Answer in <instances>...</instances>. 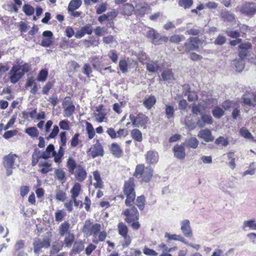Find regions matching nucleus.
<instances>
[{"label":"nucleus","instance_id":"f257e3e1","mask_svg":"<svg viewBox=\"0 0 256 256\" xmlns=\"http://www.w3.org/2000/svg\"><path fill=\"white\" fill-rule=\"evenodd\" d=\"M123 192L126 196L125 200L126 205V206H131L136 198L134 180V178H130L124 182Z\"/></svg>","mask_w":256,"mask_h":256},{"label":"nucleus","instance_id":"f03ea898","mask_svg":"<svg viewBox=\"0 0 256 256\" xmlns=\"http://www.w3.org/2000/svg\"><path fill=\"white\" fill-rule=\"evenodd\" d=\"M153 174V170L150 166L145 168L144 164L136 166L134 176L136 178H142V181L148 182L151 180Z\"/></svg>","mask_w":256,"mask_h":256},{"label":"nucleus","instance_id":"7ed1b4c3","mask_svg":"<svg viewBox=\"0 0 256 256\" xmlns=\"http://www.w3.org/2000/svg\"><path fill=\"white\" fill-rule=\"evenodd\" d=\"M238 10L241 14L252 18L256 14V3L246 2L239 8Z\"/></svg>","mask_w":256,"mask_h":256},{"label":"nucleus","instance_id":"20e7f679","mask_svg":"<svg viewBox=\"0 0 256 256\" xmlns=\"http://www.w3.org/2000/svg\"><path fill=\"white\" fill-rule=\"evenodd\" d=\"M123 214L126 216L124 220L128 224H130L132 222L138 220L139 219V212L134 206L126 209L124 211Z\"/></svg>","mask_w":256,"mask_h":256},{"label":"nucleus","instance_id":"39448f33","mask_svg":"<svg viewBox=\"0 0 256 256\" xmlns=\"http://www.w3.org/2000/svg\"><path fill=\"white\" fill-rule=\"evenodd\" d=\"M118 234L124 238V243L122 244L124 247L128 246L132 242L130 236L128 234V229L126 225L122 222L118 224Z\"/></svg>","mask_w":256,"mask_h":256},{"label":"nucleus","instance_id":"423d86ee","mask_svg":"<svg viewBox=\"0 0 256 256\" xmlns=\"http://www.w3.org/2000/svg\"><path fill=\"white\" fill-rule=\"evenodd\" d=\"M87 152H90V154L93 158L104 156V148L99 140H96V142L88 150Z\"/></svg>","mask_w":256,"mask_h":256},{"label":"nucleus","instance_id":"0eeeda50","mask_svg":"<svg viewBox=\"0 0 256 256\" xmlns=\"http://www.w3.org/2000/svg\"><path fill=\"white\" fill-rule=\"evenodd\" d=\"M130 119L134 127L144 126L148 120V117L142 114H138L136 116L131 114L130 115Z\"/></svg>","mask_w":256,"mask_h":256},{"label":"nucleus","instance_id":"6e6552de","mask_svg":"<svg viewBox=\"0 0 256 256\" xmlns=\"http://www.w3.org/2000/svg\"><path fill=\"white\" fill-rule=\"evenodd\" d=\"M146 36L151 39L152 42L155 44H159L162 42H166L168 40L166 36H160L154 28H151L147 32Z\"/></svg>","mask_w":256,"mask_h":256},{"label":"nucleus","instance_id":"1a4fd4ad","mask_svg":"<svg viewBox=\"0 0 256 256\" xmlns=\"http://www.w3.org/2000/svg\"><path fill=\"white\" fill-rule=\"evenodd\" d=\"M146 69L150 72H156L158 71H161L163 68L164 63L160 60H148L146 63Z\"/></svg>","mask_w":256,"mask_h":256},{"label":"nucleus","instance_id":"9d476101","mask_svg":"<svg viewBox=\"0 0 256 256\" xmlns=\"http://www.w3.org/2000/svg\"><path fill=\"white\" fill-rule=\"evenodd\" d=\"M200 40L198 37H190L188 42L184 43V52H188L192 50H197Z\"/></svg>","mask_w":256,"mask_h":256},{"label":"nucleus","instance_id":"9b49d317","mask_svg":"<svg viewBox=\"0 0 256 256\" xmlns=\"http://www.w3.org/2000/svg\"><path fill=\"white\" fill-rule=\"evenodd\" d=\"M16 154H10L4 158L3 164L4 166L7 170V175L10 176L12 174V169L13 168L14 162V157Z\"/></svg>","mask_w":256,"mask_h":256},{"label":"nucleus","instance_id":"f8f14e48","mask_svg":"<svg viewBox=\"0 0 256 256\" xmlns=\"http://www.w3.org/2000/svg\"><path fill=\"white\" fill-rule=\"evenodd\" d=\"M34 252L38 253L42 248H48L50 246V241L48 239H44L40 241V239L36 238L33 242Z\"/></svg>","mask_w":256,"mask_h":256},{"label":"nucleus","instance_id":"ddd939ff","mask_svg":"<svg viewBox=\"0 0 256 256\" xmlns=\"http://www.w3.org/2000/svg\"><path fill=\"white\" fill-rule=\"evenodd\" d=\"M180 230L184 236L186 238H191L192 235V230L188 220H184L180 222Z\"/></svg>","mask_w":256,"mask_h":256},{"label":"nucleus","instance_id":"4468645a","mask_svg":"<svg viewBox=\"0 0 256 256\" xmlns=\"http://www.w3.org/2000/svg\"><path fill=\"white\" fill-rule=\"evenodd\" d=\"M146 163L150 164H154L157 163L158 160V153L154 150H150L145 155Z\"/></svg>","mask_w":256,"mask_h":256},{"label":"nucleus","instance_id":"2eb2a0df","mask_svg":"<svg viewBox=\"0 0 256 256\" xmlns=\"http://www.w3.org/2000/svg\"><path fill=\"white\" fill-rule=\"evenodd\" d=\"M198 136L202 138L206 142H211L214 140V136H212L210 130L208 129L202 130L199 131Z\"/></svg>","mask_w":256,"mask_h":256},{"label":"nucleus","instance_id":"dca6fc26","mask_svg":"<svg viewBox=\"0 0 256 256\" xmlns=\"http://www.w3.org/2000/svg\"><path fill=\"white\" fill-rule=\"evenodd\" d=\"M30 65L26 63L20 65L17 62V82L25 73L30 71Z\"/></svg>","mask_w":256,"mask_h":256},{"label":"nucleus","instance_id":"f3484780","mask_svg":"<svg viewBox=\"0 0 256 256\" xmlns=\"http://www.w3.org/2000/svg\"><path fill=\"white\" fill-rule=\"evenodd\" d=\"M74 176L77 180L82 182L86 178L87 173L81 165H78Z\"/></svg>","mask_w":256,"mask_h":256},{"label":"nucleus","instance_id":"a211bd4d","mask_svg":"<svg viewBox=\"0 0 256 256\" xmlns=\"http://www.w3.org/2000/svg\"><path fill=\"white\" fill-rule=\"evenodd\" d=\"M174 156L178 159L182 160L185 158V149L183 144L180 146L176 145L174 148Z\"/></svg>","mask_w":256,"mask_h":256},{"label":"nucleus","instance_id":"6ab92c4d","mask_svg":"<svg viewBox=\"0 0 256 256\" xmlns=\"http://www.w3.org/2000/svg\"><path fill=\"white\" fill-rule=\"evenodd\" d=\"M156 100L154 96L150 95L144 100L143 104L148 109L150 110L156 103Z\"/></svg>","mask_w":256,"mask_h":256},{"label":"nucleus","instance_id":"aec40b11","mask_svg":"<svg viewBox=\"0 0 256 256\" xmlns=\"http://www.w3.org/2000/svg\"><path fill=\"white\" fill-rule=\"evenodd\" d=\"M251 46L250 44L248 43L241 44L240 46V50H239V56L240 58L238 59H244L248 54V50L250 48Z\"/></svg>","mask_w":256,"mask_h":256},{"label":"nucleus","instance_id":"412c9836","mask_svg":"<svg viewBox=\"0 0 256 256\" xmlns=\"http://www.w3.org/2000/svg\"><path fill=\"white\" fill-rule=\"evenodd\" d=\"M220 15L222 18L225 22H231L235 19L234 14L226 10H223Z\"/></svg>","mask_w":256,"mask_h":256},{"label":"nucleus","instance_id":"4be33fe9","mask_svg":"<svg viewBox=\"0 0 256 256\" xmlns=\"http://www.w3.org/2000/svg\"><path fill=\"white\" fill-rule=\"evenodd\" d=\"M198 140L196 138L192 137L186 139L185 142L183 144V145L195 149L198 147Z\"/></svg>","mask_w":256,"mask_h":256},{"label":"nucleus","instance_id":"5701e85b","mask_svg":"<svg viewBox=\"0 0 256 256\" xmlns=\"http://www.w3.org/2000/svg\"><path fill=\"white\" fill-rule=\"evenodd\" d=\"M243 102L248 106H254L256 104L255 96L253 94L248 96L244 94L242 98Z\"/></svg>","mask_w":256,"mask_h":256},{"label":"nucleus","instance_id":"b1692460","mask_svg":"<svg viewBox=\"0 0 256 256\" xmlns=\"http://www.w3.org/2000/svg\"><path fill=\"white\" fill-rule=\"evenodd\" d=\"M110 150L112 154L116 158L122 156V150L116 143H112L111 145Z\"/></svg>","mask_w":256,"mask_h":256},{"label":"nucleus","instance_id":"393cba45","mask_svg":"<svg viewBox=\"0 0 256 256\" xmlns=\"http://www.w3.org/2000/svg\"><path fill=\"white\" fill-rule=\"evenodd\" d=\"M248 228L251 230H256V222L254 219L244 220L243 222L242 228L246 230V228Z\"/></svg>","mask_w":256,"mask_h":256},{"label":"nucleus","instance_id":"a878e982","mask_svg":"<svg viewBox=\"0 0 256 256\" xmlns=\"http://www.w3.org/2000/svg\"><path fill=\"white\" fill-rule=\"evenodd\" d=\"M66 166L68 168V171L71 174H74V170L76 168V161L72 158L70 157L68 159Z\"/></svg>","mask_w":256,"mask_h":256},{"label":"nucleus","instance_id":"bb28decb","mask_svg":"<svg viewBox=\"0 0 256 256\" xmlns=\"http://www.w3.org/2000/svg\"><path fill=\"white\" fill-rule=\"evenodd\" d=\"M70 228V223L65 221L62 222L59 227V233L61 236H64L66 234H67Z\"/></svg>","mask_w":256,"mask_h":256},{"label":"nucleus","instance_id":"cd10ccee","mask_svg":"<svg viewBox=\"0 0 256 256\" xmlns=\"http://www.w3.org/2000/svg\"><path fill=\"white\" fill-rule=\"evenodd\" d=\"M82 4L81 0H71L69 2L68 10H76Z\"/></svg>","mask_w":256,"mask_h":256},{"label":"nucleus","instance_id":"c85d7f7f","mask_svg":"<svg viewBox=\"0 0 256 256\" xmlns=\"http://www.w3.org/2000/svg\"><path fill=\"white\" fill-rule=\"evenodd\" d=\"M162 77L164 81L170 82L174 79V74L171 70H166L162 73Z\"/></svg>","mask_w":256,"mask_h":256},{"label":"nucleus","instance_id":"c756f323","mask_svg":"<svg viewBox=\"0 0 256 256\" xmlns=\"http://www.w3.org/2000/svg\"><path fill=\"white\" fill-rule=\"evenodd\" d=\"M101 226L100 224H94L91 226L90 228L88 230V233L90 235H92L96 236L100 232Z\"/></svg>","mask_w":256,"mask_h":256},{"label":"nucleus","instance_id":"7c9ffc66","mask_svg":"<svg viewBox=\"0 0 256 256\" xmlns=\"http://www.w3.org/2000/svg\"><path fill=\"white\" fill-rule=\"evenodd\" d=\"M80 190L81 186L79 183L76 182L74 185L70 190L72 199H75V198H76V197L78 196Z\"/></svg>","mask_w":256,"mask_h":256},{"label":"nucleus","instance_id":"2f4dec72","mask_svg":"<svg viewBox=\"0 0 256 256\" xmlns=\"http://www.w3.org/2000/svg\"><path fill=\"white\" fill-rule=\"evenodd\" d=\"M75 110V106L70 102L64 110V117L69 118L74 113Z\"/></svg>","mask_w":256,"mask_h":256},{"label":"nucleus","instance_id":"473e14b6","mask_svg":"<svg viewBox=\"0 0 256 256\" xmlns=\"http://www.w3.org/2000/svg\"><path fill=\"white\" fill-rule=\"evenodd\" d=\"M131 136L134 140L137 142H140L142 140V133L137 128L133 129L132 130Z\"/></svg>","mask_w":256,"mask_h":256},{"label":"nucleus","instance_id":"72a5a7b5","mask_svg":"<svg viewBox=\"0 0 256 256\" xmlns=\"http://www.w3.org/2000/svg\"><path fill=\"white\" fill-rule=\"evenodd\" d=\"M84 248V244L80 240L76 241L74 242L72 252L74 254L82 252Z\"/></svg>","mask_w":256,"mask_h":256},{"label":"nucleus","instance_id":"f704fd0d","mask_svg":"<svg viewBox=\"0 0 256 256\" xmlns=\"http://www.w3.org/2000/svg\"><path fill=\"white\" fill-rule=\"evenodd\" d=\"M54 174L57 179L62 183L64 182L66 180L65 172L62 169H57L54 171Z\"/></svg>","mask_w":256,"mask_h":256},{"label":"nucleus","instance_id":"c9c22d12","mask_svg":"<svg viewBox=\"0 0 256 256\" xmlns=\"http://www.w3.org/2000/svg\"><path fill=\"white\" fill-rule=\"evenodd\" d=\"M240 134L245 138L254 140V136L246 127H242L240 129Z\"/></svg>","mask_w":256,"mask_h":256},{"label":"nucleus","instance_id":"e433bc0d","mask_svg":"<svg viewBox=\"0 0 256 256\" xmlns=\"http://www.w3.org/2000/svg\"><path fill=\"white\" fill-rule=\"evenodd\" d=\"M234 64L235 66L236 70L242 72L244 66V60L242 59H235L234 60Z\"/></svg>","mask_w":256,"mask_h":256},{"label":"nucleus","instance_id":"4c0bfd02","mask_svg":"<svg viewBox=\"0 0 256 256\" xmlns=\"http://www.w3.org/2000/svg\"><path fill=\"white\" fill-rule=\"evenodd\" d=\"M145 202V197L143 195L137 198L136 200V204L140 210H142L144 209Z\"/></svg>","mask_w":256,"mask_h":256},{"label":"nucleus","instance_id":"58836bf2","mask_svg":"<svg viewBox=\"0 0 256 256\" xmlns=\"http://www.w3.org/2000/svg\"><path fill=\"white\" fill-rule=\"evenodd\" d=\"M224 111L219 106H216L212 111L213 116L216 118H220L224 115Z\"/></svg>","mask_w":256,"mask_h":256},{"label":"nucleus","instance_id":"ea45409f","mask_svg":"<svg viewBox=\"0 0 256 256\" xmlns=\"http://www.w3.org/2000/svg\"><path fill=\"white\" fill-rule=\"evenodd\" d=\"M22 10L26 16H32L34 14V8L28 4H24L22 7Z\"/></svg>","mask_w":256,"mask_h":256},{"label":"nucleus","instance_id":"a19ab883","mask_svg":"<svg viewBox=\"0 0 256 256\" xmlns=\"http://www.w3.org/2000/svg\"><path fill=\"white\" fill-rule=\"evenodd\" d=\"M74 235L68 232L64 238V244L66 247L70 248L74 240Z\"/></svg>","mask_w":256,"mask_h":256},{"label":"nucleus","instance_id":"79ce46f5","mask_svg":"<svg viewBox=\"0 0 256 256\" xmlns=\"http://www.w3.org/2000/svg\"><path fill=\"white\" fill-rule=\"evenodd\" d=\"M193 2V0H180L178 4L180 6L183 7L185 9H188L190 8Z\"/></svg>","mask_w":256,"mask_h":256},{"label":"nucleus","instance_id":"37998d69","mask_svg":"<svg viewBox=\"0 0 256 256\" xmlns=\"http://www.w3.org/2000/svg\"><path fill=\"white\" fill-rule=\"evenodd\" d=\"M25 132L32 137H37L39 132L35 127H30L26 129Z\"/></svg>","mask_w":256,"mask_h":256},{"label":"nucleus","instance_id":"c03bdc74","mask_svg":"<svg viewBox=\"0 0 256 256\" xmlns=\"http://www.w3.org/2000/svg\"><path fill=\"white\" fill-rule=\"evenodd\" d=\"M64 154V149L62 147L60 146L58 151V153L56 152L54 155H53L54 156V160L56 162H60Z\"/></svg>","mask_w":256,"mask_h":256},{"label":"nucleus","instance_id":"a18cd8bd","mask_svg":"<svg viewBox=\"0 0 256 256\" xmlns=\"http://www.w3.org/2000/svg\"><path fill=\"white\" fill-rule=\"evenodd\" d=\"M174 108L172 106L166 105V114L168 118L170 119L174 118Z\"/></svg>","mask_w":256,"mask_h":256},{"label":"nucleus","instance_id":"49530a36","mask_svg":"<svg viewBox=\"0 0 256 256\" xmlns=\"http://www.w3.org/2000/svg\"><path fill=\"white\" fill-rule=\"evenodd\" d=\"M40 153V151L38 149H36L34 150V152L32 155V166H35L38 164L39 158H40V156H38V154Z\"/></svg>","mask_w":256,"mask_h":256},{"label":"nucleus","instance_id":"de8ad7c7","mask_svg":"<svg viewBox=\"0 0 256 256\" xmlns=\"http://www.w3.org/2000/svg\"><path fill=\"white\" fill-rule=\"evenodd\" d=\"M66 216V213L64 210H57L55 213V218L56 222H62Z\"/></svg>","mask_w":256,"mask_h":256},{"label":"nucleus","instance_id":"09e8293b","mask_svg":"<svg viewBox=\"0 0 256 256\" xmlns=\"http://www.w3.org/2000/svg\"><path fill=\"white\" fill-rule=\"evenodd\" d=\"M48 72L46 70L42 69L38 74L37 80L39 82H44L48 76Z\"/></svg>","mask_w":256,"mask_h":256},{"label":"nucleus","instance_id":"8fccbe9b","mask_svg":"<svg viewBox=\"0 0 256 256\" xmlns=\"http://www.w3.org/2000/svg\"><path fill=\"white\" fill-rule=\"evenodd\" d=\"M8 74L10 82L15 84L16 82V65H14Z\"/></svg>","mask_w":256,"mask_h":256},{"label":"nucleus","instance_id":"3c124183","mask_svg":"<svg viewBox=\"0 0 256 256\" xmlns=\"http://www.w3.org/2000/svg\"><path fill=\"white\" fill-rule=\"evenodd\" d=\"M92 67L98 71L101 72L104 66V64L98 60H96L92 62Z\"/></svg>","mask_w":256,"mask_h":256},{"label":"nucleus","instance_id":"603ef678","mask_svg":"<svg viewBox=\"0 0 256 256\" xmlns=\"http://www.w3.org/2000/svg\"><path fill=\"white\" fill-rule=\"evenodd\" d=\"M185 125L190 130H193L196 128V123L192 120H190L189 118H186L185 119Z\"/></svg>","mask_w":256,"mask_h":256},{"label":"nucleus","instance_id":"864d4df0","mask_svg":"<svg viewBox=\"0 0 256 256\" xmlns=\"http://www.w3.org/2000/svg\"><path fill=\"white\" fill-rule=\"evenodd\" d=\"M6 94H8V96L5 97L8 100H10L14 98V96L12 94V90L10 86H8L4 88L2 92L0 93V95H4Z\"/></svg>","mask_w":256,"mask_h":256},{"label":"nucleus","instance_id":"5fc2aeb1","mask_svg":"<svg viewBox=\"0 0 256 256\" xmlns=\"http://www.w3.org/2000/svg\"><path fill=\"white\" fill-rule=\"evenodd\" d=\"M66 133L65 132H61L60 134V142H59L60 146L64 148L66 146L67 138L66 136Z\"/></svg>","mask_w":256,"mask_h":256},{"label":"nucleus","instance_id":"6e6d98bb","mask_svg":"<svg viewBox=\"0 0 256 256\" xmlns=\"http://www.w3.org/2000/svg\"><path fill=\"white\" fill-rule=\"evenodd\" d=\"M62 247L63 244L62 242H55L52 246V252L54 253H57L62 250Z\"/></svg>","mask_w":256,"mask_h":256},{"label":"nucleus","instance_id":"4d7b16f0","mask_svg":"<svg viewBox=\"0 0 256 256\" xmlns=\"http://www.w3.org/2000/svg\"><path fill=\"white\" fill-rule=\"evenodd\" d=\"M184 39V36H179L178 34H174L170 36V40L172 42L178 43Z\"/></svg>","mask_w":256,"mask_h":256},{"label":"nucleus","instance_id":"13d9d810","mask_svg":"<svg viewBox=\"0 0 256 256\" xmlns=\"http://www.w3.org/2000/svg\"><path fill=\"white\" fill-rule=\"evenodd\" d=\"M56 200L64 202L66 198V194L62 190H59L56 192Z\"/></svg>","mask_w":256,"mask_h":256},{"label":"nucleus","instance_id":"bf43d9fd","mask_svg":"<svg viewBox=\"0 0 256 256\" xmlns=\"http://www.w3.org/2000/svg\"><path fill=\"white\" fill-rule=\"evenodd\" d=\"M79 136L80 134L78 133L75 134L72 136L70 141L71 147L74 148L78 145L79 142Z\"/></svg>","mask_w":256,"mask_h":256},{"label":"nucleus","instance_id":"052dcab7","mask_svg":"<svg viewBox=\"0 0 256 256\" xmlns=\"http://www.w3.org/2000/svg\"><path fill=\"white\" fill-rule=\"evenodd\" d=\"M84 34H91L92 32V27L90 24H86L81 28Z\"/></svg>","mask_w":256,"mask_h":256},{"label":"nucleus","instance_id":"680f3d73","mask_svg":"<svg viewBox=\"0 0 256 256\" xmlns=\"http://www.w3.org/2000/svg\"><path fill=\"white\" fill-rule=\"evenodd\" d=\"M226 33L232 38H238L240 36V32L237 30H226Z\"/></svg>","mask_w":256,"mask_h":256},{"label":"nucleus","instance_id":"e2e57ef3","mask_svg":"<svg viewBox=\"0 0 256 256\" xmlns=\"http://www.w3.org/2000/svg\"><path fill=\"white\" fill-rule=\"evenodd\" d=\"M82 72L86 76L89 77L90 74L92 72V68L89 64H85L84 65Z\"/></svg>","mask_w":256,"mask_h":256},{"label":"nucleus","instance_id":"0e129e2a","mask_svg":"<svg viewBox=\"0 0 256 256\" xmlns=\"http://www.w3.org/2000/svg\"><path fill=\"white\" fill-rule=\"evenodd\" d=\"M201 118L204 120L206 124H210L212 123V119L210 115L200 114Z\"/></svg>","mask_w":256,"mask_h":256},{"label":"nucleus","instance_id":"69168bd1","mask_svg":"<svg viewBox=\"0 0 256 256\" xmlns=\"http://www.w3.org/2000/svg\"><path fill=\"white\" fill-rule=\"evenodd\" d=\"M119 67L122 72H125L128 70V63L126 60H121L119 62Z\"/></svg>","mask_w":256,"mask_h":256},{"label":"nucleus","instance_id":"338daca9","mask_svg":"<svg viewBox=\"0 0 256 256\" xmlns=\"http://www.w3.org/2000/svg\"><path fill=\"white\" fill-rule=\"evenodd\" d=\"M215 143L216 144H221L224 146H226L228 144V141L222 136H220L216 140Z\"/></svg>","mask_w":256,"mask_h":256},{"label":"nucleus","instance_id":"774afa93","mask_svg":"<svg viewBox=\"0 0 256 256\" xmlns=\"http://www.w3.org/2000/svg\"><path fill=\"white\" fill-rule=\"evenodd\" d=\"M226 38L222 36L220 34L215 40L214 44L218 45H222L226 42Z\"/></svg>","mask_w":256,"mask_h":256}]
</instances>
